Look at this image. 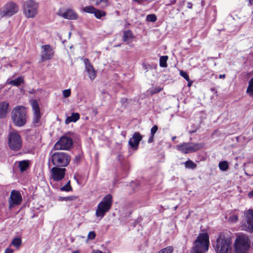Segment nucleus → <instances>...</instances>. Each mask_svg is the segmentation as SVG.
Returning a JSON list of instances; mask_svg holds the SVG:
<instances>
[{
  "label": "nucleus",
  "mask_w": 253,
  "mask_h": 253,
  "mask_svg": "<svg viewBox=\"0 0 253 253\" xmlns=\"http://www.w3.org/2000/svg\"><path fill=\"white\" fill-rule=\"evenodd\" d=\"M231 239L224 233H221L213 244L216 253H230L231 251Z\"/></svg>",
  "instance_id": "obj_1"
},
{
  "label": "nucleus",
  "mask_w": 253,
  "mask_h": 253,
  "mask_svg": "<svg viewBox=\"0 0 253 253\" xmlns=\"http://www.w3.org/2000/svg\"><path fill=\"white\" fill-rule=\"evenodd\" d=\"M48 159L49 164L52 163L55 167H66L70 163L71 157L65 152H51Z\"/></svg>",
  "instance_id": "obj_2"
},
{
  "label": "nucleus",
  "mask_w": 253,
  "mask_h": 253,
  "mask_svg": "<svg viewBox=\"0 0 253 253\" xmlns=\"http://www.w3.org/2000/svg\"><path fill=\"white\" fill-rule=\"evenodd\" d=\"M11 118L16 126L21 127L25 125L27 121L26 108L22 106H16L12 111Z\"/></svg>",
  "instance_id": "obj_3"
},
{
  "label": "nucleus",
  "mask_w": 253,
  "mask_h": 253,
  "mask_svg": "<svg viewBox=\"0 0 253 253\" xmlns=\"http://www.w3.org/2000/svg\"><path fill=\"white\" fill-rule=\"evenodd\" d=\"M191 253H205L209 249V239L206 233L201 234L195 241Z\"/></svg>",
  "instance_id": "obj_4"
},
{
  "label": "nucleus",
  "mask_w": 253,
  "mask_h": 253,
  "mask_svg": "<svg viewBox=\"0 0 253 253\" xmlns=\"http://www.w3.org/2000/svg\"><path fill=\"white\" fill-rule=\"evenodd\" d=\"M113 203L112 196L110 194L106 195L98 204L95 212V215L102 219L106 213L110 210Z\"/></svg>",
  "instance_id": "obj_5"
},
{
  "label": "nucleus",
  "mask_w": 253,
  "mask_h": 253,
  "mask_svg": "<svg viewBox=\"0 0 253 253\" xmlns=\"http://www.w3.org/2000/svg\"><path fill=\"white\" fill-rule=\"evenodd\" d=\"M250 247V241L245 235L237 236L234 243L235 253H247Z\"/></svg>",
  "instance_id": "obj_6"
},
{
  "label": "nucleus",
  "mask_w": 253,
  "mask_h": 253,
  "mask_svg": "<svg viewBox=\"0 0 253 253\" xmlns=\"http://www.w3.org/2000/svg\"><path fill=\"white\" fill-rule=\"evenodd\" d=\"M9 148L15 151L20 150L22 145V139L19 133L16 130H12L9 132L8 139Z\"/></svg>",
  "instance_id": "obj_7"
},
{
  "label": "nucleus",
  "mask_w": 253,
  "mask_h": 253,
  "mask_svg": "<svg viewBox=\"0 0 253 253\" xmlns=\"http://www.w3.org/2000/svg\"><path fill=\"white\" fill-rule=\"evenodd\" d=\"M39 4L34 0H28L23 4V11L28 18L36 17L38 12Z\"/></svg>",
  "instance_id": "obj_8"
},
{
  "label": "nucleus",
  "mask_w": 253,
  "mask_h": 253,
  "mask_svg": "<svg viewBox=\"0 0 253 253\" xmlns=\"http://www.w3.org/2000/svg\"><path fill=\"white\" fill-rule=\"evenodd\" d=\"M204 146V143H183L176 146V148L183 153H192L202 149Z\"/></svg>",
  "instance_id": "obj_9"
},
{
  "label": "nucleus",
  "mask_w": 253,
  "mask_h": 253,
  "mask_svg": "<svg viewBox=\"0 0 253 253\" xmlns=\"http://www.w3.org/2000/svg\"><path fill=\"white\" fill-rule=\"evenodd\" d=\"M19 7L15 3H7L0 9V16L1 17H10L16 13Z\"/></svg>",
  "instance_id": "obj_10"
},
{
  "label": "nucleus",
  "mask_w": 253,
  "mask_h": 253,
  "mask_svg": "<svg viewBox=\"0 0 253 253\" xmlns=\"http://www.w3.org/2000/svg\"><path fill=\"white\" fill-rule=\"evenodd\" d=\"M245 215V220L242 222V230L250 232H253V210H248Z\"/></svg>",
  "instance_id": "obj_11"
},
{
  "label": "nucleus",
  "mask_w": 253,
  "mask_h": 253,
  "mask_svg": "<svg viewBox=\"0 0 253 253\" xmlns=\"http://www.w3.org/2000/svg\"><path fill=\"white\" fill-rule=\"evenodd\" d=\"M73 145L72 139L68 136H62L55 144V150H68Z\"/></svg>",
  "instance_id": "obj_12"
},
{
  "label": "nucleus",
  "mask_w": 253,
  "mask_h": 253,
  "mask_svg": "<svg viewBox=\"0 0 253 253\" xmlns=\"http://www.w3.org/2000/svg\"><path fill=\"white\" fill-rule=\"evenodd\" d=\"M66 169L54 167L51 169V178L55 181L61 180L65 176Z\"/></svg>",
  "instance_id": "obj_13"
},
{
  "label": "nucleus",
  "mask_w": 253,
  "mask_h": 253,
  "mask_svg": "<svg viewBox=\"0 0 253 253\" xmlns=\"http://www.w3.org/2000/svg\"><path fill=\"white\" fill-rule=\"evenodd\" d=\"M54 53L53 49L49 44L42 45L41 54L42 61L52 59Z\"/></svg>",
  "instance_id": "obj_14"
},
{
  "label": "nucleus",
  "mask_w": 253,
  "mask_h": 253,
  "mask_svg": "<svg viewBox=\"0 0 253 253\" xmlns=\"http://www.w3.org/2000/svg\"><path fill=\"white\" fill-rule=\"evenodd\" d=\"M22 200V196L19 192L16 190H12L11 192L9 204L10 208L21 204Z\"/></svg>",
  "instance_id": "obj_15"
},
{
  "label": "nucleus",
  "mask_w": 253,
  "mask_h": 253,
  "mask_svg": "<svg viewBox=\"0 0 253 253\" xmlns=\"http://www.w3.org/2000/svg\"><path fill=\"white\" fill-rule=\"evenodd\" d=\"M32 109L34 111L33 123L35 126H38L40 120L41 118L40 109L38 102L35 100H33L31 102Z\"/></svg>",
  "instance_id": "obj_16"
},
{
  "label": "nucleus",
  "mask_w": 253,
  "mask_h": 253,
  "mask_svg": "<svg viewBox=\"0 0 253 253\" xmlns=\"http://www.w3.org/2000/svg\"><path fill=\"white\" fill-rule=\"evenodd\" d=\"M142 139V135H140L138 132H135L133 134L132 137L130 138L128 141V144L134 150H137L140 141Z\"/></svg>",
  "instance_id": "obj_17"
},
{
  "label": "nucleus",
  "mask_w": 253,
  "mask_h": 253,
  "mask_svg": "<svg viewBox=\"0 0 253 253\" xmlns=\"http://www.w3.org/2000/svg\"><path fill=\"white\" fill-rule=\"evenodd\" d=\"M84 11L89 13H94V16L97 19H101L102 17L105 16L106 13L104 11L98 10L92 6H86L83 9Z\"/></svg>",
  "instance_id": "obj_18"
},
{
  "label": "nucleus",
  "mask_w": 253,
  "mask_h": 253,
  "mask_svg": "<svg viewBox=\"0 0 253 253\" xmlns=\"http://www.w3.org/2000/svg\"><path fill=\"white\" fill-rule=\"evenodd\" d=\"M85 70L87 72L88 77L91 80H93L96 77V72L92 65L88 59L84 60Z\"/></svg>",
  "instance_id": "obj_19"
},
{
  "label": "nucleus",
  "mask_w": 253,
  "mask_h": 253,
  "mask_svg": "<svg viewBox=\"0 0 253 253\" xmlns=\"http://www.w3.org/2000/svg\"><path fill=\"white\" fill-rule=\"evenodd\" d=\"M9 111V103L6 101L0 102V118H5Z\"/></svg>",
  "instance_id": "obj_20"
},
{
  "label": "nucleus",
  "mask_w": 253,
  "mask_h": 253,
  "mask_svg": "<svg viewBox=\"0 0 253 253\" xmlns=\"http://www.w3.org/2000/svg\"><path fill=\"white\" fill-rule=\"evenodd\" d=\"M60 15L65 19L75 20L78 18V15L73 10L69 9L67 11L60 14Z\"/></svg>",
  "instance_id": "obj_21"
},
{
  "label": "nucleus",
  "mask_w": 253,
  "mask_h": 253,
  "mask_svg": "<svg viewBox=\"0 0 253 253\" xmlns=\"http://www.w3.org/2000/svg\"><path fill=\"white\" fill-rule=\"evenodd\" d=\"M134 38L133 34L129 30L125 31L123 33V40L124 42L127 44L131 42Z\"/></svg>",
  "instance_id": "obj_22"
},
{
  "label": "nucleus",
  "mask_w": 253,
  "mask_h": 253,
  "mask_svg": "<svg viewBox=\"0 0 253 253\" xmlns=\"http://www.w3.org/2000/svg\"><path fill=\"white\" fill-rule=\"evenodd\" d=\"M80 119V115L78 113H73L71 116L68 117L65 120V124H69L71 122H76Z\"/></svg>",
  "instance_id": "obj_23"
},
{
  "label": "nucleus",
  "mask_w": 253,
  "mask_h": 253,
  "mask_svg": "<svg viewBox=\"0 0 253 253\" xmlns=\"http://www.w3.org/2000/svg\"><path fill=\"white\" fill-rule=\"evenodd\" d=\"M24 82L22 77H19L14 80L7 81V83L12 85L18 86Z\"/></svg>",
  "instance_id": "obj_24"
},
{
  "label": "nucleus",
  "mask_w": 253,
  "mask_h": 253,
  "mask_svg": "<svg viewBox=\"0 0 253 253\" xmlns=\"http://www.w3.org/2000/svg\"><path fill=\"white\" fill-rule=\"evenodd\" d=\"M29 166V163L27 161H22L19 162L18 167L21 172L25 171Z\"/></svg>",
  "instance_id": "obj_25"
},
{
  "label": "nucleus",
  "mask_w": 253,
  "mask_h": 253,
  "mask_svg": "<svg viewBox=\"0 0 253 253\" xmlns=\"http://www.w3.org/2000/svg\"><path fill=\"white\" fill-rule=\"evenodd\" d=\"M247 92L249 95L253 97V78H252L249 83V86L247 90Z\"/></svg>",
  "instance_id": "obj_26"
},
{
  "label": "nucleus",
  "mask_w": 253,
  "mask_h": 253,
  "mask_svg": "<svg viewBox=\"0 0 253 253\" xmlns=\"http://www.w3.org/2000/svg\"><path fill=\"white\" fill-rule=\"evenodd\" d=\"M218 167L222 171H226L229 168L228 163L227 161H221L219 163Z\"/></svg>",
  "instance_id": "obj_27"
},
{
  "label": "nucleus",
  "mask_w": 253,
  "mask_h": 253,
  "mask_svg": "<svg viewBox=\"0 0 253 253\" xmlns=\"http://www.w3.org/2000/svg\"><path fill=\"white\" fill-rule=\"evenodd\" d=\"M61 191L70 192L72 191V188L70 185V181L69 180L67 183L60 188Z\"/></svg>",
  "instance_id": "obj_28"
},
{
  "label": "nucleus",
  "mask_w": 253,
  "mask_h": 253,
  "mask_svg": "<svg viewBox=\"0 0 253 253\" xmlns=\"http://www.w3.org/2000/svg\"><path fill=\"white\" fill-rule=\"evenodd\" d=\"M168 59V56H162L160 58V66L161 67H167V60Z\"/></svg>",
  "instance_id": "obj_29"
},
{
  "label": "nucleus",
  "mask_w": 253,
  "mask_h": 253,
  "mask_svg": "<svg viewBox=\"0 0 253 253\" xmlns=\"http://www.w3.org/2000/svg\"><path fill=\"white\" fill-rule=\"evenodd\" d=\"M22 244V241L19 238H15L13 239L11 245L17 248H19Z\"/></svg>",
  "instance_id": "obj_30"
},
{
  "label": "nucleus",
  "mask_w": 253,
  "mask_h": 253,
  "mask_svg": "<svg viewBox=\"0 0 253 253\" xmlns=\"http://www.w3.org/2000/svg\"><path fill=\"white\" fill-rule=\"evenodd\" d=\"M173 248L172 246H168L160 250L157 253H172Z\"/></svg>",
  "instance_id": "obj_31"
},
{
  "label": "nucleus",
  "mask_w": 253,
  "mask_h": 253,
  "mask_svg": "<svg viewBox=\"0 0 253 253\" xmlns=\"http://www.w3.org/2000/svg\"><path fill=\"white\" fill-rule=\"evenodd\" d=\"M77 198L76 196H71L68 197H59L58 198V200L59 201H73L75 200Z\"/></svg>",
  "instance_id": "obj_32"
},
{
  "label": "nucleus",
  "mask_w": 253,
  "mask_h": 253,
  "mask_svg": "<svg viewBox=\"0 0 253 253\" xmlns=\"http://www.w3.org/2000/svg\"><path fill=\"white\" fill-rule=\"evenodd\" d=\"M185 167L188 169H194L196 168V165L192 161H187L184 163Z\"/></svg>",
  "instance_id": "obj_33"
},
{
  "label": "nucleus",
  "mask_w": 253,
  "mask_h": 253,
  "mask_svg": "<svg viewBox=\"0 0 253 253\" xmlns=\"http://www.w3.org/2000/svg\"><path fill=\"white\" fill-rule=\"evenodd\" d=\"M146 20L149 22H154L157 20V17L155 14H149L146 17Z\"/></svg>",
  "instance_id": "obj_34"
},
{
  "label": "nucleus",
  "mask_w": 253,
  "mask_h": 253,
  "mask_svg": "<svg viewBox=\"0 0 253 253\" xmlns=\"http://www.w3.org/2000/svg\"><path fill=\"white\" fill-rule=\"evenodd\" d=\"M238 217L236 214H233L231 215L228 219L229 221L232 223L236 222L238 221Z\"/></svg>",
  "instance_id": "obj_35"
},
{
  "label": "nucleus",
  "mask_w": 253,
  "mask_h": 253,
  "mask_svg": "<svg viewBox=\"0 0 253 253\" xmlns=\"http://www.w3.org/2000/svg\"><path fill=\"white\" fill-rule=\"evenodd\" d=\"M180 75L184 78L187 81H189L190 79L188 75L185 72L181 71L180 72Z\"/></svg>",
  "instance_id": "obj_36"
},
{
  "label": "nucleus",
  "mask_w": 253,
  "mask_h": 253,
  "mask_svg": "<svg viewBox=\"0 0 253 253\" xmlns=\"http://www.w3.org/2000/svg\"><path fill=\"white\" fill-rule=\"evenodd\" d=\"M63 95L65 98L69 97L71 95V90L69 89H65L63 91Z\"/></svg>",
  "instance_id": "obj_37"
},
{
  "label": "nucleus",
  "mask_w": 253,
  "mask_h": 253,
  "mask_svg": "<svg viewBox=\"0 0 253 253\" xmlns=\"http://www.w3.org/2000/svg\"><path fill=\"white\" fill-rule=\"evenodd\" d=\"M158 127L157 126L155 125L154 126L152 127L151 129V135L154 136L155 133L158 130Z\"/></svg>",
  "instance_id": "obj_38"
},
{
  "label": "nucleus",
  "mask_w": 253,
  "mask_h": 253,
  "mask_svg": "<svg viewBox=\"0 0 253 253\" xmlns=\"http://www.w3.org/2000/svg\"><path fill=\"white\" fill-rule=\"evenodd\" d=\"M88 239L90 240L94 239L95 237V233L94 231H90L88 234Z\"/></svg>",
  "instance_id": "obj_39"
},
{
  "label": "nucleus",
  "mask_w": 253,
  "mask_h": 253,
  "mask_svg": "<svg viewBox=\"0 0 253 253\" xmlns=\"http://www.w3.org/2000/svg\"><path fill=\"white\" fill-rule=\"evenodd\" d=\"M14 252V250L10 248H7L5 249L4 253H13Z\"/></svg>",
  "instance_id": "obj_40"
},
{
  "label": "nucleus",
  "mask_w": 253,
  "mask_h": 253,
  "mask_svg": "<svg viewBox=\"0 0 253 253\" xmlns=\"http://www.w3.org/2000/svg\"><path fill=\"white\" fill-rule=\"evenodd\" d=\"M153 137H154V136L151 135V136L150 137V138L148 139V142L149 143H151L153 141Z\"/></svg>",
  "instance_id": "obj_41"
},
{
  "label": "nucleus",
  "mask_w": 253,
  "mask_h": 253,
  "mask_svg": "<svg viewBox=\"0 0 253 253\" xmlns=\"http://www.w3.org/2000/svg\"><path fill=\"white\" fill-rule=\"evenodd\" d=\"M133 1L139 4H142L143 2V0H133Z\"/></svg>",
  "instance_id": "obj_42"
},
{
  "label": "nucleus",
  "mask_w": 253,
  "mask_h": 253,
  "mask_svg": "<svg viewBox=\"0 0 253 253\" xmlns=\"http://www.w3.org/2000/svg\"><path fill=\"white\" fill-rule=\"evenodd\" d=\"M192 5H193V4L191 2H187V7L188 8H192Z\"/></svg>",
  "instance_id": "obj_43"
},
{
  "label": "nucleus",
  "mask_w": 253,
  "mask_h": 253,
  "mask_svg": "<svg viewBox=\"0 0 253 253\" xmlns=\"http://www.w3.org/2000/svg\"><path fill=\"white\" fill-rule=\"evenodd\" d=\"M249 195V197L250 198H252V197H253V190L251 192H250V193H249V195Z\"/></svg>",
  "instance_id": "obj_44"
},
{
  "label": "nucleus",
  "mask_w": 253,
  "mask_h": 253,
  "mask_svg": "<svg viewBox=\"0 0 253 253\" xmlns=\"http://www.w3.org/2000/svg\"><path fill=\"white\" fill-rule=\"evenodd\" d=\"M225 77V75L224 74L219 75V78H220V79L224 78Z\"/></svg>",
  "instance_id": "obj_45"
},
{
  "label": "nucleus",
  "mask_w": 253,
  "mask_h": 253,
  "mask_svg": "<svg viewBox=\"0 0 253 253\" xmlns=\"http://www.w3.org/2000/svg\"><path fill=\"white\" fill-rule=\"evenodd\" d=\"M249 4L253 5V0H249Z\"/></svg>",
  "instance_id": "obj_46"
},
{
  "label": "nucleus",
  "mask_w": 253,
  "mask_h": 253,
  "mask_svg": "<svg viewBox=\"0 0 253 253\" xmlns=\"http://www.w3.org/2000/svg\"><path fill=\"white\" fill-rule=\"evenodd\" d=\"M72 253H80V252L79 251H74Z\"/></svg>",
  "instance_id": "obj_47"
},
{
  "label": "nucleus",
  "mask_w": 253,
  "mask_h": 253,
  "mask_svg": "<svg viewBox=\"0 0 253 253\" xmlns=\"http://www.w3.org/2000/svg\"><path fill=\"white\" fill-rule=\"evenodd\" d=\"M121 46V44H117L114 46V47H120Z\"/></svg>",
  "instance_id": "obj_48"
},
{
  "label": "nucleus",
  "mask_w": 253,
  "mask_h": 253,
  "mask_svg": "<svg viewBox=\"0 0 253 253\" xmlns=\"http://www.w3.org/2000/svg\"><path fill=\"white\" fill-rule=\"evenodd\" d=\"M175 136H174V137H173L172 138V140L175 139Z\"/></svg>",
  "instance_id": "obj_49"
},
{
  "label": "nucleus",
  "mask_w": 253,
  "mask_h": 253,
  "mask_svg": "<svg viewBox=\"0 0 253 253\" xmlns=\"http://www.w3.org/2000/svg\"><path fill=\"white\" fill-rule=\"evenodd\" d=\"M71 32H70V33H69V36L71 35Z\"/></svg>",
  "instance_id": "obj_50"
},
{
  "label": "nucleus",
  "mask_w": 253,
  "mask_h": 253,
  "mask_svg": "<svg viewBox=\"0 0 253 253\" xmlns=\"http://www.w3.org/2000/svg\"><path fill=\"white\" fill-rule=\"evenodd\" d=\"M177 208V207H174L175 210H176Z\"/></svg>",
  "instance_id": "obj_51"
}]
</instances>
